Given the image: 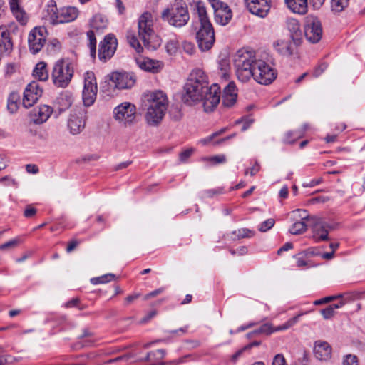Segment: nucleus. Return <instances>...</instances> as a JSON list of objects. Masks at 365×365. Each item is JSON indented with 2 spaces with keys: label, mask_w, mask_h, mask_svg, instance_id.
I'll return each instance as SVG.
<instances>
[{
  "label": "nucleus",
  "mask_w": 365,
  "mask_h": 365,
  "mask_svg": "<svg viewBox=\"0 0 365 365\" xmlns=\"http://www.w3.org/2000/svg\"><path fill=\"white\" fill-rule=\"evenodd\" d=\"M235 63L236 75L241 82H247L252 78L260 84L268 85L276 78L275 71L265 61L257 60L252 51H238Z\"/></svg>",
  "instance_id": "nucleus-1"
},
{
  "label": "nucleus",
  "mask_w": 365,
  "mask_h": 365,
  "mask_svg": "<svg viewBox=\"0 0 365 365\" xmlns=\"http://www.w3.org/2000/svg\"><path fill=\"white\" fill-rule=\"evenodd\" d=\"M142 106L143 110H146V114H165L170 111L168 97L162 90L144 93Z\"/></svg>",
  "instance_id": "nucleus-2"
},
{
  "label": "nucleus",
  "mask_w": 365,
  "mask_h": 365,
  "mask_svg": "<svg viewBox=\"0 0 365 365\" xmlns=\"http://www.w3.org/2000/svg\"><path fill=\"white\" fill-rule=\"evenodd\" d=\"M162 18L173 26H185L190 19L186 4L182 1L175 3L170 9H166L163 11Z\"/></svg>",
  "instance_id": "nucleus-3"
},
{
  "label": "nucleus",
  "mask_w": 365,
  "mask_h": 365,
  "mask_svg": "<svg viewBox=\"0 0 365 365\" xmlns=\"http://www.w3.org/2000/svg\"><path fill=\"white\" fill-rule=\"evenodd\" d=\"M48 13L53 24L73 21L78 15V11L74 6H66L58 9L53 0H51L48 4Z\"/></svg>",
  "instance_id": "nucleus-4"
},
{
  "label": "nucleus",
  "mask_w": 365,
  "mask_h": 365,
  "mask_svg": "<svg viewBox=\"0 0 365 365\" xmlns=\"http://www.w3.org/2000/svg\"><path fill=\"white\" fill-rule=\"evenodd\" d=\"M73 75V69L68 61L61 59L58 61L53 69L52 79L53 83L61 88L66 87Z\"/></svg>",
  "instance_id": "nucleus-5"
},
{
  "label": "nucleus",
  "mask_w": 365,
  "mask_h": 365,
  "mask_svg": "<svg viewBox=\"0 0 365 365\" xmlns=\"http://www.w3.org/2000/svg\"><path fill=\"white\" fill-rule=\"evenodd\" d=\"M138 36L143 45L148 48L150 47V40L154 35L153 20L150 13L144 12L138 20Z\"/></svg>",
  "instance_id": "nucleus-6"
},
{
  "label": "nucleus",
  "mask_w": 365,
  "mask_h": 365,
  "mask_svg": "<svg viewBox=\"0 0 365 365\" xmlns=\"http://www.w3.org/2000/svg\"><path fill=\"white\" fill-rule=\"evenodd\" d=\"M196 39L200 51H207L211 49L215 41L212 25H200L196 34Z\"/></svg>",
  "instance_id": "nucleus-7"
},
{
  "label": "nucleus",
  "mask_w": 365,
  "mask_h": 365,
  "mask_svg": "<svg viewBox=\"0 0 365 365\" xmlns=\"http://www.w3.org/2000/svg\"><path fill=\"white\" fill-rule=\"evenodd\" d=\"M214 12L215 21L222 26L227 25L232 17L229 6L221 0H207Z\"/></svg>",
  "instance_id": "nucleus-8"
},
{
  "label": "nucleus",
  "mask_w": 365,
  "mask_h": 365,
  "mask_svg": "<svg viewBox=\"0 0 365 365\" xmlns=\"http://www.w3.org/2000/svg\"><path fill=\"white\" fill-rule=\"evenodd\" d=\"M48 32L44 26H37L33 29L28 36L29 48L31 53H38L45 45Z\"/></svg>",
  "instance_id": "nucleus-9"
},
{
  "label": "nucleus",
  "mask_w": 365,
  "mask_h": 365,
  "mask_svg": "<svg viewBox=\"0 0 365 365\" xmlns=\"http://www.w3.org/2000/svg\"><path fill=\"white\" fill-rule=\"evenodd\" d=\"M97 83L93 72H86L84 77L83 90V102L84 106H91L96 101L97 95Z\"/></svg>",
  "instance_id": "nucleus-10"
},
{
  "label": "nucleus",
  "mask_w": 365,
  "mask_h": 365,
  "mask_svg": "<svg viewBox=\"0 0 365 365\" xmlns=\"http://www.w3.org/2000/svg\"><path fill=\"white\" fill-rule=\"evenodd\" d=\"M112 85L118 89H129L136 81L135 76L132 73L115 71L108 76Z\"/></svg>",
  "instance_id": "nucleus-11"
},
{
  "label": "nucleus",
  "mask_w": 365,
  "mask_h": 365,
  "mask_svg": "<svg viewBox=\"0 0 365 365\" xmlns=\"http://www.w3.org/2000/svg\"><path fill=\"white\" fill-rule=\"evenodd\" d=\"M304 34L307 39L311 43H317L321 39L322 29L318 18L312 16L307 18Z\"/></svg>",
  "instance_id": "nucleus-12"
},
{
  "label": "nucleus",
  "mask_w": 365,
  "mask_h": 365,
  "mask_svg": "<svg viewBox=\"0 0 365 365\" xmlns=\"http://www.w3.org/2000/svg\"><path fill=\"white\" fill-rule=\"evenodd\" d=\"M43 89L37 81H32L27 85L24 92L22 106L25 108L32 107L42 96Z\"/></svg>",
  "instance_id": "nucleus-13"
},
{
  "label": "nucleus",
  "mask_w": 365,
  "mask_h": 365,
  "mask_svg": "<svg viewBox=\"0 0 365 365\" xmlns=\"http://www.w3.org/2000/svg\"><path fill=\"white\" fill-rule=\"evenodd\" d=\"M220 88L217 84H213L205 91L201 100L203 101L204 111L213 112L220 101Z\"/></svg>",
  "instance_id": "nucleus-14"
},
{
  "label": "nucleus",
  "mask_w": 365,
  "mask_h": 365,
  "mask_svg": "<svg viewBox=\"0 0 365 365\" xmlns=\"http://www.w3.org/2000/svg\"><path fill=\"white\" fill-rule=\"evenodd\" d=\"M220 88L217 84H213L205 91L201 100L203 101L204 111L213 112L220 101Z\"/></svg>",
  "instance_id": "nucleus-15"
},
{
  "label": "nucleus",
  "mask_w": 365,
  "mask_h": 365,
  "mask_svg": "<svg viewBox=\"0 0 365 365\" xmlns=\"http://www.w3.org/2000/svg\"><path fill=\"white\" fill-rule=\"evenodd\" d=\"M208 88L187 81L184 86L183 101L187 104H191L193 102L201 100L205 92L208 91Z\"/></svg>",
  "instance_id": "nucleus-16"
},
{
  "label": "nucleus",
  "mask_w": 365,
  "mask_h": 365,
  "mask_svg": "<svg viewBox=\"0 0 365 365\" xmlns=\"http://www.w3.org/2000/svg\"><path fill=\"white\" fill-rule=\"evenodd\" d=\"M117 46V39L113 35L106 36L98 49L99 58L104 61L110 59L114 55Z\"/></svg>",
  "instance_id": "nucleus-17"
},
{
  "label": "nucleus",
  "mask_w": 365,
  "mask_h": 365,
  "mask_svg": "<svg viewBox=\"0 0 365 365\" xmlns=\"http://www.w3.org/2000/svg\"><path fill=\"white\" fill-rule=\"evenodd\" d=\"M298 39L293 36L284 39H279L274 43V48L280 55L290 56L294 54L297 49Z\"/></svg>",
  "instance_id": "nucleus-18"
},
{
  "label": "nucleus",
  "mask_w": 365,
  "mask_h": 365,
  "mask_svg": "<svg viewBox=\"0 0 365 365\" xmlns=\"http://www.w3.org/2000/svg\"><path fill=\"white\" fill-rule=\"evenodd\" d=\"M247 9L259 17H265L271 8V0H245Z\"/></svg>",
  "instance_id": "nucleus-19"
},
{
  "label": "nucleus",
  "mask_w": 365,
  "mask_h": 365,
  "mask_svg": "<svg viewBox=\"0 0 365 365\" xmlns=\"http://www.w3.org/2000/svg\"><path fill=\"white\" fill-rule=\"evenodd\" d=\"M302 315V314H297V316L289 319L284 324L277 326L276 327H273L272 325L269 323L264 324L259 329L254 330V333H255L257 335L262 334L269 335L274 331L288 329L298 322L299 319Z\"/></svg>",
  "instance_id": "nucleus-20"
},
{
  "label": "nucleus",
  "mask_w": 365,
  "mask_h": 365,
  "mask_svg": "<svg viewBox=\"0 0 365 365\" xmlns=\"http://www.w3.org/2000/svg\"><path fill=\"white\" fill-rule=\"evenodd\" d=\"M313 238L316 242L324 241L328 239L329 230L331 226L322 219L312 217Z\"/></svg>",
  "instance_id": "nucleus-21"
},
{
  "label": "nucleus",
  "mask_w": 365,
  "mask_h": 365,
  "mask_svg": "<svg viewBox=\"0 0 365 365\" xmlns=\"http://www.w3.org/2000/svg\"><path fill=\"white\" fill-rule=\"evenodd\" d=\"M237 89L234 82H230L224 88L222 106L225 108L232 107L237 101Z\"/></svg>",
  "instance_id": "nucleus-22"
},
{
  "label": "nucleus",
  "mask_w": 365,
  "mask_h": 365,
  "mask_svg": "<svg viewBox=\"0 0 365 365\" xmlns=\"http://www.w3.org/2000/svg\"><path fill=\"white\" fill-rule=\"evenodd\" d=\"M136 63L140 68L145 71L158 73L163 67V63L149 58H138Z\"/></svg>",
  "instance_id": "nucleus-23"
},
{
  "label": "nucleus",
  "mask_w": 365,
  "mask_h": 365,
  "mask_svg": "<svg viewBox=\"0 0 365 365\" xmlns=\"http://www.w3.org/2000/svg\"><path fill=\"white\" fill-rule=\"evenodd\" d=\"M13 44L6 26H0V56H6L12 51Z\"/></svg>",
  "instance_id": "nucleus-24"
},
{
  "label": "nucleus",
  "mask_w": 365,
  "mask_h": 365,
  "mask_svg": "<svg viewBox=\"0 0 365 365\" xmlns=\"http://www.w3.org/2000/svg\"><path fill=\"white\" fill-rule=\"evenodd\" d=\"M314 354L319 360L327 361L331 356V347L327 341H317L314 343Z\"/></svg>",
  "instance_id": "nucleus-25"
},
{
  "label": "nucleus",
  "mask_w": 365,
  "mask_h": 365,
  "mask_svg": "<svg viewBox=\"0 0 365 365\" xmlns=\"http://www.w3.org/2000/svg\"><path fill=\"white\" fill-rule=\"evenodd\" d=\"M86 118L83 115H70L67 125L73 135L80 133L85 128Z\"/></svg>",
  "instance_id": "nucleus-26"
},
{
  "label": "nucleus",
  "mask_w": 365,
  "mask_h": 365,
  "mask_svg": "<svg viewBox=\"0 0 365 365\" xmlns=\"http://www.w3.org/2000/svg\"><path fill=\"white\" fill-rule=\"evenodd\" d=\"M187 81L191 82L192 83H196L200 86L209 87L207 76H206L205 73L200 68L193 69L190 72Z\"/></svg>",
  "instance_id": "nucleus-27"
},
{
  "label": "nucleus",
  "mask_w": 365,
  "mask_h": 365,
  "mask_svg": "<svg viewBox=\"0 0 365 365\" xmlns=\"http://www.w3.org/2000/svg\"><path fill=\"white\" fill-rule=\"evenodd\" d=\"M284 1L293 13L304 14L307 11V0H284Z\"/></svg>",
  "instance_id": "nucleus-28"
},
{
  "label": "nucleus",
  "mask_w": 365,
  "mask_h": 365,
  "mask_svg": "<svg viewBox=\"0 0 365 365\" xmlns=\"http://www.w3.org/2000/svg\"><path fill=\"white\" fill-rule=\"evenodd\" d=\"M10 9L16 19L21 24L25 25L28 21L26 13L19 6L18 1L14 0L9 1Z\"/></svg>",
  "instance_id": "nucleus-29"
},
{
  "label": "nucleus",
  "mask_w": 365,
  "mask_h": 365,
  "mask_svg": "<svg viewBox=\"0 0 365 365\" xmlns=\"http://www.w3.org/2000/svg\"><path fill=\"white\" fill-rule=\"evenodd\" d=\"M108 21L101 14H96L93 16L90 22L91 30L99 32L103 31L107 27Z\"/></svg>",
  "instance_id": "nucleus-30"
},
{
  "label": "nucleus",
  "mask_w": 365,
  "mask_h": 365,
  "mask_svg": "<svg viewBox=\"0 0 365 365\" xmlns=\"http://www.w3.org/2000/svg\"><path fill=\"white\" fill-rule=\"evenodd\" d=\"M195 10L200 25L212 24L210 21L206 7L202 2H197L195 5Z\"/></svg>",
  "instance_id": "nucleus-31"
},
{
  "label": "nucleus",
  "mask_w": 365,
  "mask_h": 365,
  "mask_svg": "<svg viewBox=\"0 0 365 365\" xmlns=\"http://www.w3.org/2000/svg\"><path fill=\"white\" fill-rule=\"evenodd\" d=\"M165 351L163 349H158L147 354L145 360L151 364V365L161 364V360L163 359Z\"/></svg>",
  "instance_id": "nucleus-32"
},
{
  "label": "nucleus",
  "mask_w": 365,
  "mask_h": 365,
  "mask_svg": "<svg viewBox=\"0 0 365 365\" xmlns=\"http://www.w3.org/2000/svg\"><path fill=\"white\" fill-rule=\"evenodd\" d=\"M20 108V96L17 93H11L7 102V109L11 113L18 111Z\"/></svg>",
  "instance_id": "nucleus-33"
},
{
  "label": "nucleus",
  "mask_w": 365,
  "mask_h": 365,
  "mask_svg": "<svg viewBox=\"0 0 365 365\" xmlns=\"http://www.w3.org/2000/svg\"><path fill=\"white\" fill-rule=\"evenodd\" d=\"M136 107L130 102H123L117 106L113 110V114H135Z\"/></svg>",
  "instance_id": "nucleus-34"
},
{
  "label": "nucleus",
  "mask_w": 365,
  "mask_h": 365,
  "mask_svg": "<svg viewBox=\"0 0 365 365\" xmlns=\"http://www.w3.org/2000/svg\"><path fill=\"white\" fill-rule=\"evenodd\" d=\"M34 76L40 81H46L48 73L46 70V64L44 62H39L34 70Z\"/></svg>",
  "instance_id": "nucleus-35"
},
{
  "label": "nucleus",
  "mask_w": 365,
  "mask_h": 365,
  "mask_svg": "<svg viewBox=\"0 0 365 365\" xmlns=\"http://www.w3.org/2000/svg\"><path fill=\"white\" fill-rule=\"evenodd\" d=\"M71 104L72 103L70 98L67 96H62L57 99L55 106V111H58L59 113L66 112L71 106Z\"/></svg>",
  "instance_id": "nucleus-36"
},
{
  "label": "nucleus",
  "mask_w": 365,
  "mask_h": 365,
  "mask_svg": "<svg viewBox=\"0 0 365 365\" xmlns=\"http://www.w3.org/2000/svg\"><path fill=\"white\" fill-rule=\"evenodd\" d=\"M307 229V225L306 222L301 220H296L294 223L292 225L289 231L292 235H300L304 233Z\"/></svg>",
  "instance_id": "nucleus-37"
},
{
  "label": "nucleus",
  "mask_w": 365,
  "mask_h": 365,
  "mask_svg": "<svg viewBox=\"0 0 365 365\" xmlns=\"http://www.w3.org/2000/svg\"><path fill=\"white\" fill-rule=\"evenodd\" d=\"M292 215L295 220H301V221H304V222H306V221L312 222V217L313 216H309L307 213V210H302V209L295 210L292 212Z\"/></svg>",
  "instance_id": "nucleus-38"
},
{
  "label": "nucleus",
  "mask_w": 365,
  "mask_h": 365,
  "mask_svg": "<svg viewBox=\"0 0 365 365\" xmlns=\"http://www.w3.org/2000/svg\"><path fill=\"white\" fill-rule=\"evenodd\" d=\"M115 119L122 126L128 127L135 123V115H114Z\"/></svg>",
  "instance_id": "nucleus-39"
},
{
  "label": "nucleus",
  "mask_w": 365,
  "mask_h": 365,
  "mask_svg": "<svg viewBox=\"0 0 365 365\" xmlns=\"http://www.w3.org/2000/svg\"><path fill=\"white\" fill-rule=\"evenodd\" d=\"M349 0H331V7L333 11L339 13L342 11L348 5Z\"/></svg>",
  "instance_id": "nucleus-40"
},
{
  "label": "nucleus",
  "mask_w": 365,
  "mask_h": 365,
  "mask_svg": "<svg viewBox=\"0 0 365 365\" xmlns=\"http://www.w3.org/2000/svg\"><path fill=\"white\" fill-rule=\"evenodd\" d=\"M127 39L129 44L138 52L140 53L143 51V47L139 43L136 36L131 32H128L127 34Z\"/></svg>",
  "instance_id": "nucleus-41"
},
{
  "label": "nucleus",
  "mask_w": 365,
  "mask_h": 365,
  "mask_svg": "<svg viewBox=\"0 0 365 365\" xmlns=\"http://www.w3.org/2000/svg\"><path fill=\"white\" fill-rule=\"evenodd\" d=\"M115 279L113 274H106L98 277H93L91 279V282L93 284H104L112 281Z\"/></svg>",
  "instance_id": "nucleus-42"
},
{
  "label": "nucleus",
  "mask_w": 365,
  "mask_h": 365,
  "mask_svg": "<svg viewBox=\"0 0 365 365\" xmlns=\"http://www.w3.org/2000/svg\"><path fill=\"white\" fill-rule=\"evenodd\" d=\"M87 36L89 40V48L91 51V54L92 56H95L96 54V40L95 37V31L93 30H90L87 32Z\"/></svg>",
  "instance_id": "nucleus-43"
},
{
  "label": "nucleus",
  "mask_w": 365,
  "mask_h": 365,
  "mask_svg": "<svg viewBox=\"0 0 365 365\" xmlns=\"http://www.w3.org/2000/svg\"><path fill=\"white\" fill-rule=\"evenodd\" d=\"M178 42L175 39L169 40L165 44V50L169 55H174L178 51Z\"/></svg>",
  "instance_id": "nucleus-44"
},
{
  "label": "nucleus",
  "mask_w": 365,
  "mask_h": 365,
  "mask_svg": "<svg viewBox=\"0 0 365 365\" xmlns=\"http://www.w3.org/2000/svg\"><path fill=\"white\" fill-rule=\"evenodd\" d=\"M163 115H145V120L149 126H158L162 121Z\"/></svg>",
  "instance_id": "nucleus-45"
},
{
  "label": "nucleus",
  "mask_w": 365,
  "mask_h": 365,
  "mask_svg": "<svg viewBox=\"0 0 365 365\" xmlns=\"http://www.w3.org/2000/svg\"><path fill=\"white\" fill-rule=\"evenodd\" d=\"M202 160L204 161L210 162L213 165H216L225 163L227 159L225 155H219L212 157H205L203 158Z\"/></svg>",
  "instance_id": "nucleus-46"
},
{
  "label": "nucleus",
  "mask_w": 365,
  "mask_h": 365,
  "mask_svg": "<svg viewBox=\"0 0 365 365\" xmlns=\"http://www.w3.org/2000/svg\"><path fill=\"white\" fill-rule=\"evenodd\" d=\"M49 115H29L30 125H41L46 122Z\"/></svg>",
  "instance_id": "nucleus-47"
},
{
  "label": "nucleus",
  "mask_w": 365,
  "mask_h": 365,
  "mask_svg": "<svg viewBox=\"0 0 365 365\" xmlns=\"http://www.w3.org/2000/svg\"><path fill=\"white\" fill-rule=\"evenodd\" d=\"M274 223L275 221L274 219H267V220L264 221L259 225L258 230L262 232H267L274 225Z\"/></svg>",
  "instance_id": "nucleus-48"
},
{
  "label": "nucleus",
  "mask_w": 365,
  "mask_h": 365,
  "mask_svg": "<svg viewBox=\"0 0 365 365\" xmlns=\"http://www.w3.org/2000/svg\"><path fill=\"white\" fill-rule=\"evenodd\" d=\"M342 365H359L357 356L352 354L346 355L344 357Z\"/></svg>",
  "instance_id": "nucleus-49"
},
{
  "label": "nucleus",
  "mask_w": 365,
  "mask_h": 365,
  "mask_svg": "<svg viewBox=\"0 0 365 365\" xmlns=\"http://www.w3.org/2000/svg\"><path fill=\"white\" fill-rule=\"evenodd\" d=\"M0 182L2 183L4 186H18V182L16 180L11 178L10 175H6L0 178Z\"/></svg>",
  "instance_id": "nucleus-50"
},
{
  "label": "nucleus",
  "mask_w": 365,
  "mask_h": 365,
  "mask_svg": "<svg viewBox=\"0 0 365 365\" xmlns=\"http://www.w3.org/2000/svg\"><path fill=\"white\" fill-rule=\"evenodd\" d=\"M18 239L11 240L2 245H0V250H7L16 247L19 245Z\"/></svg>",
  "instance_id": "nucleus-51"
},
{
  "label": "nucleus",
  "mask_w": 365,
  "mask_h": 365,
  "mask_svg": "<svg viewBox=\"0 0 365 365\" xmlns=\"http://www.w3.org/2000/svg\"><path fill=\"white\" fill-rule=\"evenodd\" d=\"M303 254L307 257L314 256H321V251L319 247H309L303 252Z\"/></svg>",
  "instance_id": "nucleus-52"
},
{
  "label": "nucleus",
  "mask_w": 365,
  "mask_h": 365,
  "mask_svg": "<svg viewBox=\"0 0 365 365\" xmlns=\"http://www.w3.org/2000/svg\"><path fill=\"white\" fill-rule=\"evenodd\" d=\"M219 66L220 67L222 76L227 78L228 76V71L230 70V64L227 61L223 60L220 62Z\"/></svg>",
  "instance_id": "nucleus-53"
},
{
  "label": "nucleus",
  "mask_w": 365,
  "mask_h": 365,
  "mask_svg": "<svg viewBox=\"0 0 365 365\" xmlns=\"http://www.w3.org/2000/svg\"><path fill=\"white\" fill-rule=\"evenodd\" d=\"M339 297H341V295L339 294V295L326 297H324L320 299L314 301V305H321V304H323L325 303L330 302H331L334 299H336Z\"/></svg>",
  "instance_id": "nucleus-54"
},
{
  "label": "nucleus",
  "mask_w": 365,
  "mask_h": 365,
  "mask_svg": "<svg viewBox=\"0 0 365 365\" xmlns=\"http://www.w3.org/2000/svg\"><path fill=\"white\" fill-rule=\"evenodd\" d=\"M237 237L239 238L252 237L254 235V232L247 229L242 228L237 230Z\"/></svg>",
  "instance_id": "nucleus-55"
},
{
  "label": "nucleus",
  "mask_w": 365,
  "mask_h": 365,
  "mask_svg": "<svg viewBox=\"0 0 365 365\" xmlns=\"http://www.w3.org/2000/svg\"><path fill=\"white\" fill-rule=\"evenodd\" d=\"M320 312L323 316L324 319H329L331 318L335 314V311H333L332 307H331L330 306L322 309Z\"/></svg>",
  "instance_id": "nucleus-56"
},
{
  "label": "nucleus",
  "mask_w": 365,
  "mask_h": 365,
  "mask_svg": "<svg viewBox=\"0 0 365 365\" xmlns=\"http://www.w3.org/2000/svg\"><path fill=\"white\" fill-rule=\"evenodd\" d=\"M193 152V148H189L183 150L179 155L180 160L182 162H185L191 156Z\"/></svg>",
  "instance_id": "nucleus-57"
},
{
  "label": "nucleus",
  "mask_w": 365,
  "mask_h": 365,
  "mask_svg": "<svg viewBox=\"0 0 365 365\" xmlns=\"http://www.w3.org/2000/svg\"><path fill=\"white\" fill-rule=\"evenodd\" d=\"M53 111L54 110L52 107L48 105H41L37 114H51Z\"/></svg>",
  "instance_id": "nucleus-58"
},
{
  "label": "nucleus",
  "mask_w": 365,
  "mask_h": 365,
  "mask_svg": "<svg viewBox=\"0 0 365 365\" xmlns=\"http://www.w3.org/2000/svg\"><path fill=\"white\" fill-rule=\"evenodd\" d=\"M182 48H183V50L185 51V52H186L187 53H188L190 55L192 54L195 51L194 44L192 43H190V42L185 41L182 43Z\"/></svg>",
  "instance_id": "nucleus-59"
},
{
  "label": "nucleus",
  "mask_w": 365,
  "mask_h": 365,
  "mask_svg": "<svg viewBox=\"0 0 365 365\" xmlns=\"http://www.w3.org/2000/svg\"><path fill=\"white\" fill-rule=\"evenodd\" d=\"M301 137V135H297L296 133H294L293 132H289L287 134V138L285 139L286 143H294L296 140Z\"/></svg>",
  "instance_id": "nucleus-60"
},
{
  "label": "nucleus",
  "mask_w": 365,
  "mask_h": 365,
  "mask_svg": "<svg viewBox=\"0 0 365 365\" xmlns=\"http://www.w3.org/2000/svg\"><path fill=\"white\" fill-rule=\"evenodd\" d=\"M272 365H286V361L283 355H276L274 358Z\"/></svg>",
  "instance_id": "nucleus-61"
},
{
  "label": "nucleus",
  "mask_w": 365,
  "mask_h": 365,
  "mask_svg": "<svg viewBox=\"0 0 365 365\" xmlns=\"http://www.w3.org/2000/svg\"><path fill=\"white\" fill-rule=\"evenodd\" d=\"M260 170V165L259 163H255V165L250 168L247 169L245 172V175H247L249 173L250 175L254 176L257 173H258Z\"/></svg>",
  "instance_id": "nucleus-62"
},
{
  "label": "nucleus",
  "mask_w": 365,
  "mask_h": 365,
  "mask_svg": "<svg viewBox=\"0 0 365 365\" xmlns=\"http://www.w3.org/2000/svg\"><path fill=\"white\" fill-rule=\"evenodd\" d=\"M253 123L252 119H249L247 118H242L241 121H237V123H242V130H246L250 125Z\"/></svg>",
  "instance_id": "nucleus-63"
},
{
  "label": "nucleus",
  "mask_w": 365,
  "mask_h": 365,
  "mask_svg": "<svg viewBox=\"0 0 365 365\" xmlns=\"http://www.w3.org/2000/svg\"><path fill=\"white\" fill-rule=\"evenodd\" d=\"M36 213V210L34 207L29 205L24 210V216L26 217H31Z\"/></svg>",
  "instance_id": "nucleus-64"
}]
</instances>
